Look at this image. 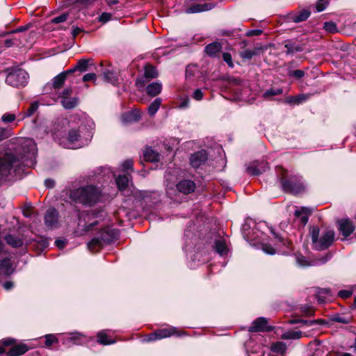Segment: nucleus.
I'll return each mask as SVG.
<instances>
[{"instance_id": "3c124183", "label": "nucleus", "mask_w": 356, "mask_h": 356, "mask_svg": "<svg viewBox=\"0 0 356 356\" xmlns=\"http://www.w3.org/2000/svg\"><path fill=\"white\" fill-rule=\"evenodd\" d=\"M72 94V88L67 87L62 91V92L60 95V97L61 98V99H63L66 97H70Z\"/></svg>"}, {"instance_id": "de8ad7c7", "label": "nucleus", "mask_w": 356, "mask_h": 356, "mask_svg": "<svg viewBox=\"0 0 356 356\" xmlns=\"http://www.w3.org/2000/svg\"><path fill=\"white\" fill-rule=\"evenodd\" d=\"M254 54L255 52L250 49H246L240 54L241 56L245 59H251Z\"/></svg>"}, {"instance_id": "bb28decb", "label": "nucleus", "mask_w": 356, "mask_h": 356, "mask_svg": "<svg viewBox=\"0 0 356 356\" xmlns=\"http://www.w3.org/2000/svg\"><path fill=\"white\" fill-rule=\"evenodd\" d=\"M62 106L65 109H72L74 108L78 103V98L76 97H66L60 101Z\"/></svg>"}, {"instance_id": "79ce46f5", "label": "nucleus", "mask_w": 356, "mask_h": 356, "mask_svg": "<svg viewBox=\"0 0 356 356\" xmlns=\"http://www.w3.org/2000/svg\"><path fill=\"white\" fill-rule=\"evenodd\" d=\"M329 4L328 0H318L316 5V8L318 12L324 10Z\"/></svg>"}, {"instance_id": "bf43d9fd", "label": "nucleus", "mask_w": 356, "mask_h": 356, "mask_svg": "<svg viewBox=\"0 0 356 356\" xmlns=\"http://www.w3.org/2000/svg\"><path fill=\"white\" fill-rule=\"evenodd\" d=\"M193 97L196 100H201L203 97V92L200 89H197L194 91Z\"/></svg>"}, {"instance_id": "c9c22d12", "label": "nucleus", "mask_w": 356, "mask_h": 356, "mask_svg": "<svg viewBox=\"0 0 356 356\" xmlns=\"http://www.w3.org/2000/svg\"><path fill=\"white\" fill-rule=\"evenodd\" d=\"M307 99V96L306 95H300L298 96H290L286 99V102L289 104H299L305 101Z\"/></svg>"}, {"instance_id": "a19ab883", "label": "nucleus", "mask_w": 356, "mask_h": 356, "mask_svg": "<svg viewBox=\"0 0 356 356\" xmlns=\"http://www.w3.org/2000/svg\"><path fill=\"white\" fill-rule=\"evenodd\" d=\"M16 119V115L14 113H6L1 117V121L3 123L12 122Z\"/></svg>"}, {"instance_id": "1a4fd4ad", "label": "nucleus", "mask_w": 356, "mask_h": 356, "mask_svg": "<svg viewBox=\"0 0 356 356\" xmlns=\"http://www.w3.org/2000/svg\"><path fill=\"white\" fill-rule=\"evenodd\" d=\"M157 76L158 73L155 67L151 65H147L145 67L144 76L137 79L136 85L138 87H143L147 81L157 77Z\"/></svg>"}, {"instance_id": "f03ea898", "label": "nucleus", "mask_w": 356, "mask_h": 356, "mask_svg": "<svg viewBox=\"0 0 356 356\" xmlns=\"http://www.w3.org/2000/svg\"><path fill=\"white\" fill-rule=\"evenodd\" d=\"M99 194L100 192L96 187L88 186L73 191L70 195L76 202L91 205L98 200Z\"/></svg>"}, {"instance_id": "4468645a", "label": "nucleus", "mask_w": 356, "mask_h": 356, "mask_svg": "<svg viewBox=\"0 0 356 356\" xmlns=\"http://www.w3.org/2000/svg\"><path fill=\"white\" fill-rule=\"evenodd\" d=\"M207 160V154L205 150H201L192 154L190 157V164L193 168H197Z\"/></svg>"}, {"instance_id": "4d7b16f0", "label": "nucleus", "mask_w": 356, "mask_h": 356, "mask_svg": "<svg viewBox=\"0 0 356 356\" xmlns=\"http://www.w3.org/2000/svg\"><path fill=\"white\" fill-rule=\"evenodd\" d=\"M262 250L264 252L270 254H273L275 252L271 245L267 244L263 245Z\"/></svg>"}, {"instance_id": "e2e57ef3", "label": "nucleus", "mask_w": 356, "mask_h": 356, "mask_svg": "<svg viewBox=\"0 0 356 356\" xmlns=\"http://www.w3.org/2000/svg\"><path fill=\"white\" fill-rule=\"evenodd\" d=\"M55 244L58 248L62 249L65 247V242L63 240L58 239L55 241Z\"/></svg>"}, {"instance_id": "e433bc0d", "label": "nucleus", "mask_w": 356, "mask_h": 356, "mask_svg": "<svg viewBox=\"0 0 356 356\" xmlns=\"http://www.w3.org/2000/svg\"><path fill=\"white\" fill-rule=\"evenodd\" d=\"M161 101L159 98L154 100V102L149 106L148 113L151 115H154L159 108Z\"/></svg>"}, {"instance_id": "a211bd4d", "label": "nucleus", "mask_w": 356, "mask_h": 356, "mask_svg": "<svg viewBox=\"0 0 356 356\" xmlns=\"http://www.w3.org/2000/svg\"><path fill=\"white\" fill-rule=\"evenodd\" d=\"M29 350L28 346L24 343H19L12 346L7 352L8 356H19L24 354Z\"/></svg>"}, {"instance_id": "f704fd0d", "label": "nucleus", "mask_w": 356, "mask_h": 356, "mask_svg": "<svg viewBox=\"0 0 356 356\" xmlns=\"http://www.w3.org/2000/svg\"><path fill=\"white\" fill-rule=\"evenodd\" d=\"M215 248L216 252L221 255L225 254L227 252V245L222 240H218L216 241Z\"/></svg>"}, {"instance_id": "58836bf2", "label": "nucleus", "mask_w": 356, "mask_h": 356, "mask_svg": "<svg viewBox=\"0 0 356 356\" xmlns=\"http://www.w3.org/2000/svg\"><path fill=\"white\" fill-rule=\"evenodd\" d=\"M291 323H302L303 325L310 327L316 323L321 324L323 323V321L321 319L315 320V321H306V320H302V319H298V320L292 321H291Z\"/></svg>"}, {"instance_id": "ea45409f", "label": "nucleus", "mask_w": 356, "mask_h": 356, "mask_svg": "<svg viewBox=\"0 0 356 356\" xmlns=\"http://www.w3.org/2000/svg\"><path fill=\"white\" fill-rule=\"evenodd\" d=\"M324 29L326 31L332 33L337 31V24L333 22H325Z\"/></svg>"}, {"instance_id": "7ed1b4c3", "label": "nucleus", "mask_w": 356, "mask_h": 356, "mask_svg": "<svg viewBox=\"0 0 356 356\" xmlns=\"http://www.w3.org/2000/svg\"><path fill=\"white\" fill-rule=\"evenodd\" d=\"M23 150L22 156V163L25 165L32 166L35 163L37 154L36 144L33 139L24 138L20 142Z\"/></svg>"}, {"instance_id": "0e129e2a", "label": "nucleus", "mask_w": 356, "mask_h": 356, "mask_svg": "<svg viewBox=\"0 0 356 356\" xmlns=\"http://www.w3.org/2000/svg\"><path fill=\"white\" fill-rule=\"evenodd\" d=\"M82 29L79 27H74L72 29V35L74 37L78 35L80 33H81Z\"/></svg>"}, {"instance_id": "9b49d317", "label": "nucleus", "mask_w": 356, "mask_h": 356, "mask_svg": "<svg viewBox=\"0 0 356 356\" xmlns=\"http://www.w3.org/2000/svg\"><path fill=\"white\" fill-rule=\"evenodd\" d=\"M214 3H194L188 6L185 12L188 14L197 13L204 11H208L214 8Z\"/></svg>"}, {"instance_id": "603ef678", "label": "nucleus", "mask_w": 356, "mask_h": 356, "mask_svg": "<svg viewBox=\"0 0 356 356\" xmlns=\"http://www.w3.org/2000/svg\"><path fill=\"white\" fill-rule=\"evenodd\" d=\"M222 58L224 61L226 62L229 67L234 66L232 56L229 53H223Z\"/></svg>"}, {"instance_id": "c85d7f7f", "label": "nucleus", "mask_w": 356, "mask_h": 356, "mask_svg": "<svg viewBox=\"0 0 356 356\" xmlns=\"http://www.w3.org/2000/svg\"><path fill=\"white\" fill-rule=\"evenodd\" d=\"M6 243L14 248L20 247L22 245V241L12 234H8L5 237Z\"/></svg>"}, {"instance_id": "5701e85b", "label": "nucleus", "mask_w": 356, "mask_h": 356, "mask_svg": "<svg viewBox=\"0 0 356 356\" xmlns=\"http://www.w3.org/2000/svg\"><path fill=\"white\" fill-rule=\"evenodd\" d=\"M144 159L147 161L156 162L159 160V154L151 147H146L143 151Z\"/></svg>"}, {"instance_id": "6e6d98bb", "label": "nucleus", "mask_w": 356, "mask_h": 356, "mask_svg": "<svg viewBox=\"0 0 356 356\" xmlns=\"http://www.w3.org/2000/svg\"><path fill=\"white\" fill-rule=\"evenodd\" d=\"M290 75L297 79H300L304 76L305 72L301 70H296L290 72Z\"/></svg>"}, {"instance_id": "4c0bfd02", "label": "nucleus", "mask_w": 356, "mask_h": 356, "mask_svg": "<svg viewBox=\"0 0 356 356\" xmlns=\"http://www.w3.org/2000/svg\"><path fill=\"white\" fill-rule=\"evenodd\" d=\"M283 92V90L281 88H270L266 90L263 96L265 98H269L273 96L280 95Z\"/></svg>"}, {"instance_id": "0eeeda50", "label": "nucleus", "mask_w": 356, "mask_h": 356, "mask_svg": "<svg viewBox=\"0 0 356 356\" xmlns=\"http://www.w3.org/2000/svg\"><path fill=\"white\" fill-rule=\"evenodd\" d=\"M80 134L78 130L72 129L69 131L65 142H63L65 148L75 149L80 147L81 145L79 143Z\"/></svg>"}, {"instance_id": "052dcab7", "label": "nucleus", "mask_w": 356, "mask_h": 356, "mask_svg": "<svg viewBox=\"0 0 356 356\" xmlns=\"http://www.w3.org/2000/svg\"><path fill=\"white\" fill-rule=\"evenodd\" d=\"M338 294L341 298L346 299L351 296L352 292L350 291L342 290L340 291Z\"/></svg>"}, {"instance_id": "2eb2a0df", "label": "nucleus", "mask_w": 356, "mask_h": 356, "mask_svg": "<svg viewBox=\"0 0 356 356\" xmlns=\"http://www.w3.org/2000/svg\"><path fill=\"white\" fill-rule=\"evenodd\" d=\"M176 187L180 193L189 194L195 191V184L191 180L183 179L177 184Z\"/></svg>"}, {"instance_id": "6e6552de", "label": "nucleus", "mask_w": 356, "mask_h": 356, "mask_svg": "<svg viewBox=\"0 0 356 356\" xmlns=\"http://www.w3.org/2000/svg\"><path fill=\"white\" fill-rule=\"evenodd\" d=\"M175 330L176 329L174 327L157 330L149 334L147 341H152L171 337L175 334Z\"/></svg>"}, {"instance_id": "680f3d73", "label": "nucleus", "mask_w": 356, "mask_h": 356, "mask_svg": "<svg viewBox=\"0 0 356 356\" xmlns=\"http://www.w3.org/2000/svg\"><path fill=\"white\" fill-rule=\"evenodd\" d=\"M3 286L6 290L8 291L14 286V283L13 282L8 281L6 282Z\"/></svg>"}, {"instance_id": "5fc2aeb1", "label": "nucleus", "mask_w": 356, "mask_h": 356, "mask_svg": "<svg viewBox=\"0 0 356 356\" xmlns=\"http://www.w3.org/2000/svg\"><path fill=\"white\" fill-rule=\"evenodd\" d=\"M318 297H323V298H327V297L329 296H331V293H330V290L327 289H321L319 291H318Z\"/></svg>"}, {"instance_id": "72a5a7b5", "label": "nucleus", "mask_w": 356, "mask_h": 356, "mask_svg": "<svg viewBox=\"0 0 356 356\" xmlns=\"http://www.w3.org/2000/svg\"><path fill=\"white\" fill-rule=\"evenodd\" d=\"M98 342L104 345H109L115 343V341L108 338L107 334L104 332H99L97 334Z\"/></svg>"}, {"instance_id": "473e14b6", "label": "nucleus", "mask_w": 356, "mask_h": 356, "mask_svg": "<svg viewBox=\"0 0 356 356\" xmlns=\"http://www.w3.org/2000/svg\"><path fill=\"white\" fill-rule=\"evenodd\" d=\"M91 65L92 59H81L77 62L76 69L80 72H86Z\"/></svg>"}, {"instance_id": "6ab92c4d", "label": "nucleus", "mask_w": 356, "mask_h": 356, "mask_svg": "<svg viewBox=\"0 0 356 356\" xmlns=\"http://www.w3.org/2000/svg\"><path fill=\"white\" fill-rule=\"evenodd\" d=\"M10 260L8 259H3L0 261V275L8 276L13 273Z\"/></svg>"}, {"instance_id": "7c9ffc66", "label": "nucleus", "mask_w": 356, "mask_h": 356, "mask_svg": "<svg viewBox=\"0 0 356 356\" xmlns=\"http://www.w3.org/2000/svg\"><path fill=\"white\" fill-rule=\"evenodd\" d=\"M302 336L301 331H287L281 336L282 339H298Z\"/></svg>"}, {"instance_id": "f8f14e48", "label": "nucleus", "mask_w": 356, "mask_h": 356, "mask_svg": "<svg viewBox=\"0 0 356 356\" xmlns=\"http://www.w3.org/2000/svg\"><path fill=\"white\" fill-rule=\"evenodd\" d=\"M271 330V327L268 325V320L266 318L260 317L253 321L252 325L249 327L250 332H264Z\"/></svg>"}, {"instance_id": "4be33fe9", "label": "nucleus", "mask_w": 356, "mask_h": 356, "mask_svg": "<svg viewBox=\"0 0 356 356\" xmlns=\"http://www.w3.org/2000/svg\"><path fill=\"white\" fill-rule=\"evenodd\" d=\"M222 46L218 42H213L205 47V52L209 56H216L221 50Z\"/></svg>"}, {"instance_id": "f257e3e1", "label": "nucleus", "mask_w": 356, "mask_h": 356, "mask_svg": "<svg viewBox=\"0 0 356 356\" xmlns=\"http://www.w3.org/2000/svg\"><path fill=\"white\" fill-rule=\"evenodd\" d=\"M309 234L312 247L316 250L328 248L334 239V232L331 229H325L321 232L318 227L314 226L310 229Z\"/></svg>"}, {"instance_id": "a18cd8bd", "label": "nucleus", "mask_w": 356, "mask_h": 356, "mask_svg": "<svg viewBox=\"0 0 356 356\" xmlns=\"http://www.w3.org/2000/svg\"><path fill=\"white\" fill-rule=\"evenodd\" d=\"M68 15L67 13H63L60 16L56 17L51 19V22L54 24H59L65 22L67 19Z\"/></svg>"}, {"instance_id": "b1692460", "label": "nucleus", "mask_w": 356, "mask_h": 356, "mask_svg": "<svg viewBox=\"0 0 356 356\" xmlns=\"http://www.w3.org/2000/svg\"><path fill=\"white\" fill-rule=\"evenodd\" d=\"M67 72H61L52 79V87L55 90L60 89L65 83Z\"/></svg>"}, {"instance_id": "37998d69", "label": "nucleus", "mask_w": 356, "mask_h": 356, "mask_svg": "<svg viewBox=\"0 0 356 356\" xmlns=\"http://www.w3.org/2000/svg\"><path fill=\"white\" fill-rule=\"evenodd\" d=\"M58 341L57 338L54 334H47L45 336V346L49 347L51 346L54 343H56Z\"/></svg>"}, {"instance_id": "c03bdc74", "label": "nucleus", "mask_w": 356, "mask_h": 356, "mask_svg": "<svg viewBox=\"0 0 356 356\" xmlns=\"http://www.w3.org/2000/svg\"><path fill=\"white\" fill-rule=\"evenodd\" d=\"M122 167L123 168V170L127 172V174H129L128 170H130L132 171L133 170V161L131 159H128L125 161H124L122 164Z\"/></svg>"}, {"instance_id": "864d4df0", "label": "nucleus", "mask_w": 356, "mask_h": 356, "mask_svg": "<svg viewBox=\"0 0 356 356\" xmlns=\"http://www.w3.org/2000/svg\"><path fill=\"white\" fill-rule=\"evenodd\" d=\"M112 15L108 13H103L99 17V20L102 22H107L111 18Z\"/></svg>"}, {"instance_id": "8fccbe9b", "label": "nucleus", "mask_w": 356, "mask_h": 356, "mask_svg": "<svg viewBox=\"0 0 356 356\" xmlns=\"http://www.w3.org/2000/svg\"><path fill=\"white\" fill-rule=\"evenodd\" d=\"M296 261L300 266L304 267L310 265L309 262L303 256L296 257Z\"/></svg>"}, {"instance_id": "a878e982", "label": "nucleus", "mask_w": 356, "mask_h": 356, "mask_svg": "<svg viewBox=\"0 0 356 356\" xmlns=\"http://www.w3.org/2000/svg\"><path fill=\"white\" fill-rule=\"evenodd\" d=\"M310 15V12L304 10L300 12L299 15L296 14H291L289 17V18L294 22H301L303 21H305Z\"/></svg>"}, {"instance_id": "774afa93", "label": "nucleus", "mask_w": 356, "mask_h": 356, "mask_svg": "<svg viewBox=\"0 0 356 356\" xmlns=\"http://www.w3.org/2000/svg\"><path fill=\"white\" fill-rule=\"evenodd\" d=\"M5 44L7 47H10L13 44H15V42H14L13 39H8L5 40Z\"/></svg>"}, {"instance_id": "09e8293b", "label": "nucleus", "mask_w": 356, "mask_h": 356, "mask_svg": "<svg viewBox=\"0 0 356 356\" xmlns=\"http://www.w3.org/2000/svg\"><path fill=\"white\" fill-rule=\"evenodd\" d=\"M10 136V130L6 128H0V141L9 138Z\"/></svg>"}, {"instance_id": "aec40b11", "label": "nucleus", "mask_w": 356, "mask_h": 356, "mask_svg": "<svg viewBox=\"0 0 356 356\" xmlns=\"http://www.w3.org/2000/svg\"><path fill=\"white\" fill-rule=\"evenodd\" d=\"M124 122H134L140 119V112L139 110L134 109L130 112L124 113L122 117Z\"/></svg>"}, {"instance_id": "2f4dec72", "label": "nucleus", "mask_w": 356, "mask_h": 356, "mask_svg": "<svg viewBox=\"0 0 356 356\" xmlns=\"http://www.w3.org/2000/svg\"><path fill=\"white\" fill-rule=\"evenodd\" d=\"M102 74L104 76V81H106V82L111 83L112 84H115L117 82L118 78L116 74L113 72L110 71L108 69H106Z\"/></svg>"}, {"instance_id": "20e7f679", "label": "nucleus", "mask_w": 356, "mask_h": 356, "mask_svg": "<svg viewBox=\"0 0 356 356\" xmlns=\"http://www.w3.org/2000/svg\"><path fill=\"white\" fill-rule=\"evenodd\" d=\"M20 161L12 154H6L0 159V181L6 179L12 172H15L19 166Z\"/></svg>"}, {"instance_id": "69168bd1", "label": "nucleus", "mask_w": 356, "mask_h": 356, "mask_svg": "<svg viewBox=\"0 0 356 356\" xmlns=\"http://www.w3.org/2000/svg\"><path fill=\"white\" fill-rule=\"evenodd\" d=\"M55 182L52 179H46L45 180V185L48 188H52L54 186Z\"/></svg>"}, {"instance_id": "338daca9", "label": "nucleus", "mask_w": 356, "mask_h": 356, "mask_svg": "<svg viewBox=\"0 0 356 356\" xmlns=\"http://www.w3.org/2000/svg\"><path fill=\"white\" fill-rule=\"evenodd\" d=\"M335 321L337 322H339V323H345V324L348 323V322H349L346 318H344L343 317H340V316L335 318Z\"/></svg>"}, {"instance_id": "13d9d810", "label": "nucleus", "mask_w": 356, "mask_h": 356, "mask_svg": "<svg viewBox=\"0 0 356 356\" xmlns=\"http://www.w3.org/2000/svg\"><path fill=\"white\" fill-rule=\"evenodd\" d=\"M95 79H96V74L94 73H88V74H85L83 76V81L85 82L89 81H92V80L95 81Z\"/></svg>"}, {"instance_id": "423d86ee", "label": "nucleus", "mask_w": 356, "mask_h": 356, "mask_svg": "<svg viewBox=\"0 0 356 356\" xmlns=\"http://www.w3.org/2000/svg\"><path fill=\"white\" fill-rule=\"evenodd\" d=\"M281 182L283 190L287 193H298L302 189V184L296 177H291L286 179L283 175Z\"/></svg>"}, {"instance_id": "f3484780", "label": "nucleus", "mask_w": 356, "mask_h": 356, "mask_svg": "<svg viewBox=\"0 0 356 356\" xmlns=\"http://www.w3.org/2000/svg\"><path fill=\"white\" fill-rule=\"evenodd\" d=\"M312 213V210L307 207H300L295 211V216L300 218V222L302 226H305L309 219V216Z\"/></svg>"}, {"instance_id": "393cba45", "label": "nucleus", "mask_w": 356, "mask_h": 356, "mask_svg": "<svg viewBox=\"0 0 356 356\" xmlns=\"http://www.w3.org/2000/svg\"><path fill=\"white\" fill-rule=\"evenodd\" d=\"M161 88L162 86L161 83L154 82L147 86L146 88L147 93L152 97H155L161 92Z\"/></svg>"}, {"instance_id": "412c9836", "label": "nucleus", "mask_w": 356, "mask_h": 356, "mask_svg": "<svg viewBox=\"0 0 356 356\" xmlns=\"http://www.w3.org/2000/svg\"><path fill=\"white\" fill-rule=\"evenodd\" d=\"M108 241V238L106 236H102V239L95 238L91 240L88 244L89 250L92 252L98 251L103 245L102 241Z\"/></svg>"}, {"instance_id": "dca6fc26", "label": "nucleus", "mask_w": 356, "mask_h": 356, "mask_svg": "<svg viewBox=\"0 0 356 356\" xmlns=\"http://www.w3.org/2000/svg\"><path fill=\"white\" fill-rule=\"evenodd\" d=\"M267 163L255 161L247 168V172L251 175H259L266 170Z\"/></svg>"}, {"instance_id": "49530a36", "label": "nucleus", "mask_w": 356, "mask_h": 356, "mask_svg": "<svg viewBox=\"0 0 356 356\" xmlns=\"http://www.w3.org/2000/svg\"><path fill=\"white\" fill-rule=\"evenodd\" d=\"M38 108V103L37 102H33L31 104V106L29 108V109L27 110V111L25 113V116L26 117H29V116L32 115L36 111Z\"/></svg>"}, {"instance_id": "39448f33", "label": "nucleus", "mask_w": 356, "mask_h": 356, "mask_svg": "<svg viewBox=\"0 0 356 356\" xmlns=\"http://www.w3.org/2000/svg\"><path fill=\"white\" fill-rule=\"evenodd\" d=\"M28 73L22 69H19L10 72L7 75L6 82L14 87H19L25 86L28 81Z\"/></svg>"}, {"instance_id": "9d476101", "label": "nucleus", "mask_w": 356, "mask_h": 356, "mask_svg": "<svg viewBox=\"0 0 356 356\" xmlns=\"http://www.w3.org/2000/svg\"><path fill=\"white\" fill-rule=\"evenodd\" d=\"M338 230L343 236L344 238L349 236L355 230V226L348 218H343L337 221Z\"/></svg>"}, {"instance_id": "cd10ccee", "label": "nucleus", "mask_w": 356, "mask_h": 356, "mask_svg": "<svg viewBox=\"0 0 356 356\" xmlns=\"http://www.w3.org/2000/svg\"><path fill=\"white\" fill-rule=\"evenodd\" d=\"M116 184L120 191H124L128 186L129 179L128 174L119 175L115 179Z\"/></svg>"}, {"instance_id": "c756f323", "label": "nucleus", "mask_w": 356, "mask_h": 356, "mask_svg": "<svg viewBox=\"0 0 356 356\" xmlns=\"http://www.w3.org/2000/svg\"><path fill=\"white\" fill-rule=\"evenodd\" d=\"M271 350L274 353L284 355L286 350V346L282 341H277L273 343L271 346Z\"/></svg>"}, {"instance_id": "ddd939ff", "label": "nucleus", "mask_w": 356, "mask_h": 356, "mask_svg": "<svg viewBox=\"0 0 356 356\" xmlns=\"http://www.w3.org/2000/svg\"><path fill=\"white\" fill-rule=\"evenodd\" d=\"M58 222V212L54 208L49 209L44 215V224L47 227H56Z\"/></svg>"}]
</instances>
